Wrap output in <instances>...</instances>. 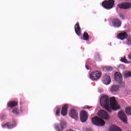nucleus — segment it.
Returning <instances> with one entry per match:
<instances>
[{"instance_id":"1","label":"nucleus","mask_w":131,"mask_h":131,"mask_svg":"<svg viewBox=\"0 0 131 131\" xmlns=\"http://www.w3.org/2000/svg\"><path fill=\"white\" fill-rule=\"evenodd\" d=\"M100 105L108 112H112V110L116 111L120 109V106L116 103V99L115 97L110 98L109 102V97L107 95H104L100 98Z\"/></svg>"},{"instance_id":"2","label":"nucleus","mask_w":131,"mask_h":131,"mask_svg":"<svg viewBox=\"0 0 131 131\" xmlns=\"http://www.w3.org/2000/svg\"><path fill=\"white\" fill-rule=\"evenodd\" d=\"M92 122L93 124L97 126H104L105 125V121L98 117L93 118L92 119Z\"/></svg>"},{"instance_id":"3","label":"nucleus","mask_w":131,"mask_h":131,"mask_svg":"<svg viewBox=\"0 0 131 131\" xmlns=\"http://www.w3.org/2000/svg\"><path fill=\"white\" fill-rule=\"evenodd\" d=\"M114 3H115L114 0L104 1L102 2V6L104 8V9H106V10H110V9H112V8H113Z\"/></svg>"},{"instance_id":"4","label":"nucleus","mask_w":131,"mask_h":131,"mask_svg":"<svg viewBox=\"0 0 131 131\" xmlns=\"http://www.w3.org/2000/svg\"><path fill=\"white\" fill-rule=\"evenodd\" d=\"M102 76V73L99 71H95L91 73L90 75V78L92 80H97Z\"/></svg>"},{"instance_id":"5","label":"nucleus","mask_w":131,"mask_h":131,"mask_svg":"<svg viewBox=\"0 0 131 131\" xmlns=\"http://www.w3.org/2000/svg\"><path fill=\"white\" fill-rule=\"evenodd\" d=\"M98 116L101 118H103V119H105V120H108L110 119V116L108 113L104 110H101L98 112Z\"/></svg>"},{"instance_id":"6","label":"nucleus","mask_w":131,"mask_h":131,"mask_svg":"<svg viewBox=\"0 0 131 131\" xmlns=\"http://www.w3.org/2000/svg\"><path fill=\"white\" fill-rule=\"evenodd\" d=\"M89 117L88 116V113L84 110H82L80 113V119L81 122L84 123L86 122Z\"/></svg>"},{"instance_id":"7","label":"nucleus","mask_w":131,"mask_h":131,"mask_svg":"<svg viewBox=\"0 0 131 131\" xmlns=\"http://www.w3.org/2000/svg\"><path fill=\"white\" fill-rule=\"evenodd\" d=\"M118 117L124 123L127 122V117H126V115H125V113H124L123 111H120L119 112Z\"/></svg>"},{"instance_id":"8","label":"nucleus","mask_w":131,"mask_h":131,"mask_svg":"<svg viewBox=\"0 0 131 131\" xmlns=\"http://www.w3.org/2000/svg\"><path fill=\"white\" fill-rule=\"evenodd\" d=\"M115 80L118 82V83H122L124 85V82L122 81V76L120 73L116 72L115 73Z\"/></svg>"},{"instance_id":"9","label":"nucleus","mask_w":131,"mask_h":131,"mask_svg":"<svg viewBox=\"0 0 131 131\" xmlns=\"http://www.w3.org/2000/svg\"><path fill=\"white\" fill-rule=\"evenodd\" d=\"M70 116L74 119L77 120L78 119V113L77 111L74 108H71L70 110Z\"/></svg>"},{"instance_id":"10","label":"nucleus","mask_w":131,"mask_h":131,"mask_svg":"<svg viewBox=\"0 0 131 131\" xmlns=\"http://www.w3.org/2000/svg\"><path fill=\"white\" fill-rule=\"evenodd\" d=\"M66 125L67 124L66 122L61 121L59 124V125H57L55 126V129L57 131H62L64 130V128L66 127Z\"/></svg>"},{"instance_id":"11","label":"nucleus","mask_w":131,"mask_h":131,"mask_svg":"<svg viewBox=\"0 0 131 131\" xmlns=\"http://www.w3.org/2000/svg\"><path fill=\"white\" fill-rule=\"evenodd\" d=\"M117 7L119 8V9L127 10L131 7V4L130 3L120 4H118Z\"/></svg>"},{"instance_id":"12","label":"nucleus","mask_w":131,"mask_h":131,"mask_svg":"<svg viewBox=\"0 0 131 131\" xmlns=\"http://www.w3.org/2000/svg\"><path fill=\"white\" fill-rule=\"evenodd\" d=\"M117 37L120 40H124L127 38V33L126 32L120 33L117 35Z\"/></svg>"},{"instance_id":"13","label":"nucleus","mask_w":131,"mask_h":131,"mask_svg":"<svg viewBox=\"0 0 131 131\" xmlns=\"http://www.w3.org/2000/svg\"><path fill=\"white\" fill-rule=\"evenodd\" d=\"M15 126H16V121H12V123H6L3 125V127H7V128H9V129L15 127Z\"/></svg>"},{"instance_id":"14","label":"nucleus","mask_w":131,"mask_h":131,"mask_svg":"<svg viewBox=\"0 0 131 131\" xmlns=\"http://www.w3.org/2000/svg\"><path fill=\"white\" fill-rule=\"evenodd\" d=\"M68 108H69L68 104H66L63 105L61 112V114L62 116H66L68 114Z\"/></svg>"},{"instance_id":"15","label":"nucleus","mask_w":131,"mask_h":131,"mask_svg":"<svg viewBox=\"0 0 131 131\" xmlns=\"http://www.w3.org/2000/svg\"><path fill=\"white\" fill-rule=\"evenodd\" d=\"M103 83L104 84H110V82H111V79L110 78V76L108 74H105L104 77H103V79L102 80Z\"/></svg>"},{"instance_id":"16","label":"nucleus","mask_w":131,"mask_h":131,"mask_svg":"<svg viewBox=\"0 0 131 131\" xmlns=\"http://www.w3.org/2000/svg\"><path fill=\"white\" fill-rule=\"evenodd\" d=\"M112 24L114 27H117L119 28L121 26V21L118 18H115L113 19Z\"/></svg>"},{"instance_id":"17","label":"nucleus","mask_w":131,"mask_h":131,"mask_svg":"<svg viewBox=\"0 0 131 131\" xmlns=\"http://www.w3.org/2000/svg\"><path fill=\"white\" fill-rule=\"evenodd\" d=\"M74 28L76 34L78 36H80L81 35V29H80V26H79V23H77L75 25Z\"/></svg>"},{"instance_id":"18","label":"nucleus","mask_w":131,"mask_h":131,"mask_svg":"<svg viewBox=\"0 0 131 131\" xmlns=\"http://www.w3.org/2000/svg\"><path fill=\"white\" fill-rule=\"evenodd\" d=\"M109 131H122L120 128L118 127L117 126L112 125L110 126Z\"/></svg>"},{"instance_id":"19","label":"nucleus","mask_w":131,"mask_h":131,"mask_svg":"<svg viewBox=\"0 0 131 131\" xmlns=\"http://www.w3.org/2000/svg\"><path fill=\"white\" fill-rule=\"evenodd\" d=\"M18 105V102L16 101H11L8 103V106L9 108H13V107H15Z\"/></svg>"},{"instance_id":"20","label":"nucleus","mask_w":131,"mask_h":131,"mask_svg":"<svg viewBox=\"0 0 131 131\" xmlns=\"http://www.w3.org/2000/svg\"><path fill=\"white\" fill-rule=\"evenodd\" d=\"M101 69L103 70V71H112L113 70V68L111 67H102L101 68Z\"/></svg>"},{"instance_id":"21","label":"nucleus","mask_w":131,"mask_h":131,"mask_svg":"<svg viewBox=\"0 0 131 131\" xmlns=\"http://www.w3.org/2000/svg\"><path fill=\"white\" fill-rule=\"evenodd\" d=\"M90 39V36L87 32H84L83 34V40H89Z\"/></svg>"},{"instance_id":"22","label":"nucleus","mask_w":131,"mask_h":131,"mask_svg":"<svg viewBox=\"0 0 131 131\" xmlns=\"http://www.w3.org/2000/svg\"><path fill=\"white\" fill-rule=\"evenodd\" d=\"M130 76H131V72L127 71L124 73V77H125V78L130 77Z\"/></svg>"},{"instance_id":"23","label":"nucleus","mask_w":131,"mask_h":131,"mask_svg":"<svg viewBox=\"0 0 131 131\" xmlns=\"http://www.w3.org/2000/svg\"><path fill=\"white\" fill-rule=\"evenodd\" d=\"M119 88V86L117 85H113L111 89V92H116V91H118Z\"/></svg>"},{"instance_id":"24","label":"nucleus","mask_w":131,"mask_h":131,"mask_svg":"<svg viewBox=\"0 0 131 131\" xmlns=\"http://www.w3.org/2000/svg\"><path fill=\"white\" fill-rule=\"evenodd\" d=\"M126 113L128 115H131V107H128L125 109Z\"/></svg>"},{"instance_id":"25","label":"nucleus","mask_w":131,"mask_h":131,"mask_svg":"<svg viewBox=\"0 0 131 131\" xmlns=\"http://www.w3.org/2000/svg\"><path fill=\"white\" fill-rule=\"evenodd\" d=\"M12 112L14 114H19V111L18 110V108L13 109Z\"/></svg>"},{"instance_id":"26","label":"nucleus","mask_w":131,"mask_h":131,"mask_svg":"<svg viewBox=\"0 0 131 131\" xmlns=\"http://www.w3.org/2000/svg\"><path fill=\"white\" fill-rule=\"evenodd\" d=\"M120 61L123 63H127V60L125 57L121 58Z\"/></svg>"},{"instance_id":"27","label":"nucleus","mask_w":131,"mask_h":131,"mask_svg":"<svg viewBox=\"0 0 131 131\" xmlns=\"http://www.w3.org/2000/svg\"><path fill=\"white\" fill-rule=\"evenodd\" d=\"M55 115L56 116H59L60 115V108H58L56 112Z\"/></svg>"},{"instance_id":"28","label":"nucleus","mask_w":131,"mask_h":131,"mask_svg":"<svg viewBox=\"0 0 131 131\" xmlns=\"http://www.w3.org/2000/svg\"><path fill=\"white\" fill-rule=\"evenodd\" d=\"M91 108H93V106H90L89 105H85L83 109H91Z\"/></svg>"},{"instance_id":"29","label":"nucleus","mask_w":131,"mask_h":131,"mask_svg":"<svg viewBox=\"0 0 131 131\" xmlns=\"http://www.w3.org/2000/svg\"><path fill=\"white\" fill-rule=\"evenodd\" d=\"M95 58L97 60L100 58V56L98 54H96L95 56Z\"/></svg>"},{"instance_id":"30","label":"nucleus","mask_w":131,"mask_h":131,"mask_svg":"<svg viewBox=\"0 0 131 131\" xmlns=\"http://www.w3.org/2000/svg\"><path fill=\"white\" fill-rule=\"evenodd\" d=\"M119 16H120V18L121 19H122V20H123V15H122L121 14H119Z\"/></svg>"},{"instance_id":"31","label":"nucleus","mask_w":131,"mask_h":131,"mask_svg":"<svg viewBox=\"0 0 131 131\" xmlns=\"http://www.w3.org/2000/svg\"><path fill=\"white\" fill-rule=\"evenodd\" d=\"M127 42H128V43L129 44L131 43V39H127Z\"/></svg>"},{"instance_id":"32","label":"nucleus","mask_w":131,"mask_h":131,"mask_svg":"<svg viewBox=\"0 0 131 131\" xmlns=\"http://www.w3.org/2000/svg\"><path fill=\"white\" fill-rule=\"evenodd\" d=\"M128 58L129 60H131V53L128 55Z\"/></svg>"},{"instance_id":"33","label":"nucleus","mask_w":131,"mask_h":131,"mask_svg":"<svg viewBox=\"0 0 131 131\" xmlns=\"http://www.w3.org/2000/svg\"><path fill=\"white\" fill-rule=\"evenodd\" d=\"M85 68L88 70H90V68H89V66H85Z\"/></svg>"},{"instance_id":"34","label":"nucleus","mask_w":131,"mask_h":131,"mask_svg":"<svg viewBox=\"0 0 131 131\" xmlns=\"http://www.w3.org/2000/svg\"><path fill=\"white\" fill-rule=\"evenodd\" d=\"M125 1H130V0H125Z\"/></svg>"}]
</instances>
